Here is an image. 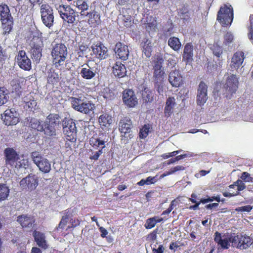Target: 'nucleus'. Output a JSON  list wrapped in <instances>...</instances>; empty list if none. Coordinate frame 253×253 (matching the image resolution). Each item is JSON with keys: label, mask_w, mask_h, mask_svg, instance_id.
<instances>
[{"label": "nucleus", "mask_w": 253, "mask_h": 253, "mask_svg": "<svg viewBox=\"0 0 253 253\" xmlns=\"http://www.w3.org/2000/svg\"><path fill=\"white\" fill-rule=\"evenodd\" d=\"M214 241L222 250L228 249L230 243L233 247L240 250L247 249L253 243V239L246 235L236 236L235 233L227 234L226 237L222 239L221 234L218 231L214 233Z\"/></svg>", "instance_id": "1"}, {"label": "nucleus", "mask_w": 253, "mask_h": 253, "mask_svg": "<svg viewBox=\"0 0 253 253\" xmlns=\"http://www.w3.org/2000/svg\"><path fill=\"white\" fill-rule=\"evenodd\" d=\"M68 54L67 48L64 43H56L53 45L51 55L55 67L61 70L64 68L65 60Z\"/></svg>", "instance_id": "2"}, {"label": "nucleus", "mask_w": 253, "mask_h": 253, "mask_svg": "<svg viewBox=\"0 0 253 253\" xmlns=\"http://www.w3.org/2000/svg\"><path fill=\"white\" fill-rule=\"evenodd\" d=\"M82 96L70 97L69 100L70 101L72 107L76 111L80 113L89 114L93 112L95 109L94 104L90 101H84V98Z\"/></svg>", "instance_id": "3"}, {"label": "nucleus", "mask_w": 253, "mask_h": 253, "mask_svg": "<svg viewBox=\"0 0 253 253\" xmlns=\"http://www.w3.org/2000/svg\"><path fill=\"white\" fill-rule=\"evenodd\" d=\"M0 20L4 34H9L13 26V18L8 6L5 3L0 4Z\"/></svg>", "instance_id": "4"}, {"label": "nucleus", "mask_w": 253, "mask_h": 253, "mask_svg": "<svg viewBox=\"0 0 253 253\" xmlns=\"http://www.w3.org/2000/svg\"><path fill=\"white\" fill-rule=\"evenodd\" d=\"M233 19V9L231 5L224 4L221 6L217 15V20L222 26L230 25Z\"/></svg>", "instance_id": "5"}, {"label": "nucleus", "mask_w": 253, "mask_h": 253, "mask_svg": "<svg viewBox=\"0 0 253 253\" xmlns=\"http://www.w3.org/2000/svg\"><path fill=\"white\" fill-rule=\"evenodd\" d=\"M239 81L236 75L232 74L228 77L223 85V94L230 99L238 88Z\"/></svg>", "instance_id": "6"}, {"label": "nucleus", "mask_w": 253, "mask_h": 253, "mask_svg": "<svg viewBox=\"0 0 253 253\" xmlns=\"http://www.w3.org/2000/svg\"><path fill=\"white\" fill-rule=\"evenodd\" d=\"M40 13L44 25L48 28L52 26L54 21L53 8L48 3L42 4L40 6Z\"/></svg>", "instance_id": "7"}, {"label": "nucleus", "mask_w": 253, "mask_h": 253, "mask_svg": "<svg viewBox=\"0 0 253 253\" xmlns=\"http://www.w3.org/2000/svg\"><path fill=\"white\" fill-rule=\"evenodd\" d=\"M61 18L68 24H73L76 21L75 11L69 5H60L57 8Z\"/></svg>", "instance_id": "8"}, {"label": "nucleus", "mask_w": 253, "mask_h": 253, "mask_svg": "<svg viewBox=\"0 0 253 253\" xmlns=\"http://www.w3.org/2000/svg\"><path fill=\"white\" fill-rule=\"evenodd\" d=\"M31 43L30 53L31 58L36 62H39L42 56L43 43L41 39L37 37L33 38Z\"/></svg>", "instance_id": "9"}, {"label": "nucleus", "mask_w": 253, "mask_h": 253, "mask_svg": "<svg viewBox=\"0 0 253 253\" xmlns=\"http://www.w3.org/2000/svg\"><path fill=\"white\" fill-rule=\"evenodd\" d=\"M39 180L34 175L29 174L20 181L19 184L22 190L32 191L36 189L38 185Z\"/></svg>", "instance_id": "10"}, {"label": "nucleus", "mask_w": 253, "mask_h": 253, "mask_svg": "<svg viewBox=\"0 0 253 253\" xmlns=\"http://www.w3.org/2000/svg\"><path fill=\"white\" fill-rule=\"evenodd\" d=\"M1 118L6 126L15 125L19 121V115L13 109H6L1 115Z\"/></svg>", "instance_id": "11"}, {"label": "nucleus", "mask_w": 253, "mask_h": 253, "mask_svg": "<svg viewBox=\"0 0 253 253\" xmlns=\"http://www.w3.org/2000/svg\"><path fill=\"white\" fill-rule=\"evenodd\" d=\"M123 101L129 108H133L138 104V100L132 89L125 90L123 92Z\"/></svg>", "instance_id": "12"}, {"label": "nucleus", "mask_w": 253, "mask_h": 253, "mask_svg": "<svg viewBox=\"0 0 253 253\" xmlns=\"http://www.w3.org/2000/svg\"><path fill=\"white\" fill-rule=\"evenodd\" d=\"M114 51L117 58L123 61L127 60L129 54L127 45L119 42L115 45Z\"/></svg>", "instance_id": "13"}, {"label": "nucleus", "mask_w": 253, "mask_h": 253, "mask_svg": "<svg viewBox=\"0 0 253 253\" xmlns=\"http://www.w3.org/2000/svg\"><path fill=\"white\" fill-rule=\"evenodd\" d=\"M17 62L20 68L30 71L32 68L31 61L24 50H20L16 56Z\"/></svg>", "instance_id": "14"}, {"label": "nucleus", "mask_w": 253, "mask_h": 253, "mask_svg": "<svg viewBox=\"0 0 253 253\" xmlns=\"http://www.w3.org/2000/svg\"><path fill=\"white\" fill-rule=\"evenodd\" d=\"M17 221L23 228L31 230L35 225L36 219L32 215L21 214L17 216Z\"/></svg>", "instance_id": "15"}, {"label": "nucleus", "mask_w": 253, "mask_h": 253, "mask_svg": "<svg viewBox=\"0 0 253 253\" xmlns=\"http://www.w3.org/2000/svg\"><path fill=\"white\" fill-rule=\"evenodd\" d=\"M5 164L14 167L15 162L19 160V155L12 148H6L4 150Z\"/></svg>", "instance_id": "16"}, {"label": "nucleus", "mask_w": 253, "mask_h": 253, "mask_svg": "<svg viewBox=\"0 0 253 253\" xmlns=\"http://www.w3.org/2000/svg\"><path fill=\"white\" fill-rule=\"evenodd\" d=\"M95 57L100 60L106 59L108 56V49L101 42L94 44L91 46Z\"/></svg>", "instance_id": "17"}, {"label": "nucleus", "mask_w": 253, "mask_h": 253, "mask_svg": "<svg viewBox=\"0 0 253 253\" xmlns=\"http://www.w3.org/2000/svg\"><path fill=\"white\" fill-rule=\"evenodd\" d=\"M61 78L58 73L53 69H50L46 75V86L54 88L58 85L60 83Z\"/></svg>", "instance_id": "18"}, {"label": "nucleus", "mask_w": 253, "mask_h": 253, "mask_svg": "<svg viewBox=\"0 0 253 253\" xmlns=\"http://www.w3.org/2000/svg\"><path fill=\"white\" fill-rule=\"evenodd\" d=\"M207 88L208 86L203 81H201L198 88L197 95V105L202 106L206 103L208 99Z\"/></svg>", "instance_id": "19"}, {"label": "nucleus", "mask_w": 253, "mask_h": 253, "mask_svg": "<svg viewBox=\"0 0 253 253\" xmlns=\"http://www.w3.org/2000/svg\"><path fill=\"white\" fill-rule=\"evenodd\" d=\"M84 16L88 17L87 23L91 27L95 28L101 22L100 14L95 8L86 12Z\"/></svg>", "instance_id": "20"}, {"label": "nucleus", "mask_w": 253, "mask_h": 253, "mask_svg": "<svg viewBox=\"0 0 253 253\" xmlns=\"http://www.w3.org/2000/svg\"><path fill=\"white\" fill-rule=\"evenodd\" d=\"M169 81L171 85L175 87H179L183 84L182 76L179 71L176 70L170 72Z\"/></svg>", "instance_id": "21"}, {"label": "nucleus", "mask_w": 253, "mask_h": 253, "mask_svg": "<svg viewBox=\"0 0 253 253\" xmlns=\"http://www.w3.org/2000/svg\"><path fill=\"white\" fill-rule=\"evenodd\" d=\"M98 123L103 129L109 130L113 123V118L108 113H104L99 117Z\"/></svg>", "instance_id": "22"}, {"label": "nucleus", "mask_w": 253, "mask_h": 253, "mask_svg": "<svg viewBox=\"0 0 253 253\" xmlns=\"http://www.w3.org/2000/svg\"><path fill=\"white\" fill-rule=\"evenodd\" d=\"M113 74L119 78L125 77L126 75V68L124 64L120 61H116L113 66Z\"/></svg>", "instance_id": "23"}, {"label": "nucleus", "mask_w": 253, "mask_h": 253, "mask_svg": "<svg viewBox=\"0 0 253 253\" xmlns=\"http://www.w3.org/2000/svg\"><path fill=\"white\" fill-rule=\"evenodd\" d=\"M33 236L37 245L43 249H46L48 245L45 240V236L44 234L36 230H34L33 233Z\"/></svg>", "instance_id": "24"}, {"label": "nucleus", "mask_w": 253, "mask_h": 253, "mask_svg": "<svg viewBox=\"0 0 253 253\" xmlns=\"http://www.w3.org/2000/svg\"><path fill=\"white\" fill-rule=\"evenodd\" d=\"M244 58V53L243 51H238L236 52L231 59V68L235 69L239 68L242 64Z\"/></svg>", "instance_id": "25"}, {"label": "nucleus", "mask_w": 253, "mask_h": 253, "mask_svg": "<svg viewBox=\"0 0 253 253\" xmlns=\"http://www.w3.org/2000/svg\"><path fill=\"white\" fill-rule=\"evenodd\" d=\"M132 122L127 117L121 119L119 124V129L121 133L125 134L129 133L131 131Z\"/></svg>", "instance_id": "26"}, {"label": "nucleus", "mask_w": 253, "mask_h": 253, "mask_svg": "<svg viewBox=\"0 0 253 253\" xmlns=\"http://www.w3.org/2000/svg\"><path fill=\"white\" fill-rule=\"evenodd\" d=\"M84 65H82L80 74L81 77L86 80H90L93 78L96 75L95 70L93 68L90 67L88 64H86V67H84Z\"/></svg>", "instance_id": "27"}, {"label": "nucleus", "mask_w": 253, "mask_h": 253, "mask_svg": "<svg viewBox=\"0 0 253 253\" xmlns=\"http://www.w3.org/2000/svg\"><path fill=\"white\" fill-rule=\"evenodd\" d=\"M193 46L191 42L187 43L184 48L183 54L182 55L183 60L189 63L193 60Z\"/></svg>", "instance_id": "28"}, {"label": "nucleus", "mask_w": 253, "mask_h": 253, "mask_svg": "<svg viewBox=\"0 0 253 253\" xmlns=\"http://www.w3.org/2000/svg\"><path fill=\"white\" fill-rule=\"evenodd\" d=\"M178 15L183 23H188L190 21V13L188 6L184 5L179 9Z\"/></svg>", "instance_id": "29"}, {"label": "nucleus", "mask_w": 253, "mask_h": 253, "mask_svg": "<svg viewBox=\"0 0 253 253\" xmlns=\"http://www.w3.org/2000/svg\"><path fill=\"white\" fill-rule=\"evenodd\" d=\"M89 143L92 148L94 149H103L105 147V141L100 138L92 137L90 139Z\"/></svg>", "instance_id": "30"}, {"label": "nucleus", "mask_w": 253, "mask_h": 253, "mask_svg": "<svg viewBox=\"0 0 253 253\" xmlns=\"http://www.w3.org/2000/svg\"><path fill=\"white\" fill-rule=\"evenodd\" d=\"M60 117L56 114H50L46 117L45 123L47 125H53L57 126L60 122Z\"/></svg>", "instance_id": "31"}, {"label": "nucleus", "mask_w": 253, "mask_h": 253, "mask_svg": "<svg viewBox=\"0 0 253 253\" xmlns=\"http://www.w3.org/2000/svg\"><path fill=\"white\" fill-rule=\"evenodd\" d=\"M163 221V218L155 216L153 217L148 218L144 224V227L147 229H150L154 227L157 223H160Z\"/></svg>", "instance_id": "32"}, {"label": "nucleus", "mask_w": 253, "mask_h": 253, "mask_svg": "<svg viewBox=\"0 0 253 253\" xmlns=\"http://www.w3.org/2000/svg\"><path fill=\"white\" fill-rule=\"evenodd\" d=\"M169 46L173 50L178 51L181 47V43L179 39L175 37H170L168 42Z\"/></svg>", "instance_id": "33"}, {"label": "nucleus", "mask_w": 253, "mask_h": 253, "mask_svg": "<svg viewBox=\"0 0 253 253\" xmlns=\"http://www.w3.org/2000/svg\"><path fill=\"white\" fill-rule=\"evenodd\" d=\"M175 104L174 97H169L166 103L165 113L166 115L170 116L172 113L173 108Z\"/></svg>", "instance_id": "34"}, {"label": "nucleus", "mask_w": 253, "mask_h": 253, "mask_svg": "<svg viewBox=\"0 0 253 253\" xmlns=\"http://www.w3.org/2000/svg\"><path fill=\"white\" fill-rule=\"evenodd\" d=\"M75 5L81 10V15H85V11L88 8V5L87 2L84 0H76L74 1Z\"/></svg>", "instance_id": "35"}, {"label": "nucleus", "mask_w": 253, "mask_h": 253, "mask_svg": "<svg viewBox=\"0 0 253 253\" xmlns=\"http://www.w3.org/2000/svg\"><path fill=\"white\" fill-rule=\"evenodd\" d=\"M10 190L5 184H0V202L5 201L9 195Z\"/></svg>", "instance_id": "36"}, {"label": "nucleus", "mask_w": 253, "mask_h": 253, "mask_svg": "<svg viewBox=\"0 0 253 253\" xmlns=\"http://www.w3.org/2000/svg\"><path fill=\"white\" fill-rule=\"evenodd\" d=\"M30 127L39 131H42L43 130V123L36 118H32L30 122Z\"/></svg>", "instance_id": "37"}, {"label": "nucleus", "mask_w": 253, "mask_h": 253, "mask_svg": "<svg viewBox=\"0 0 253 253\" xmlns=\"http://www.w3.org/2000/svg\"><path fill=\"white\" fill-rule=\"evenodd\" d=\"M8 94L9 91L5 87H0V106L8 101Z\"/></svg>", "instance_id": "38"}, {"label": "nucleus", "mask_w": 253, "mask_h": 253, "mask_svg": "<svg viewBox=\"0 0 253 253\" xmlns=\"http://www.w3.org/2000/svg\"><path fill=\"white\" fill-rule=\"evenodd\" d=\"M142 45V52L147 57H150L152 55V47L151 42L148 39L144 42Z\"/></svg>", "instance_id": "39"}, {"label": "nucleus", "mask_w": 253, "mask_h": 253, "mask_svg": "<svg viewBox=\"0 0 253 253\" xmlns=\"http://www.w3.org/2000/svg\"><path fill=\"white\" fill-rule=\"evenodd\" d=\"M42 172L46 173H48L51 169V165L49 161L44 158L38 167Z\"/></svg>", "instance_id": "40"}, {"label": "nucleus", "mask_w": 253, "mask_h": 253, "mask_svg": "<svg viewBox=\"0 0 253 253\" xmlns=\"http://www.w3.org/2000/svg\"><path fill=\"white\" fill-rule=\"evenodd\" d=\"M63 130H69L77 132V127L74 121L72 119L66 120L63 125Z\"/></svg>", "instance_id": "41"}, {"label": "nucleus", "mask_w": 253, "mask_h": 253, "mask_svg": "<svg viewBox=\"0 0 253 253\" xmlns=\"http://www.w3.org/2000/svg\"><path fill=\"white\" fill-rule=\"evenodd\" d=\"M29 166V162L27 159L24 158L23 155H19V160H17L15 162L14 167L17 169L25 168L26 169Z\"/></svg>", "instance_id": "42"}, {"label": "nucleus", "mask_w": 253, "mask_h": 253, "mask_svg": "<svg viewBox=\"0 0 253 253\" xmlns=\"http://www.w3.org/2000/svg\"><path fill=\"white\" fill-rule=\"evenodd\" d=\"M142 97L146 102H150L153 100L152 91L149 88L145 87L142 91Z\"/></svg>", "instance_id": "43"}, {"label": "nucleus", "mask_w": 253, "mask_h": 253, "mask_svg": "<svg viewBox=\"0 0 253 253\" xmlns=\"http://www.w3.org/2000/svg\"><path fill=\"white\" fill-rule=\"evenodd\" d=\"M65 138L67 141L75 142L77 140V132L69 130H63Z\"/></svg>", "instance_id": "44"}, {"label": "nucleus", "mask_w": 253, "mask_h": 253, "mask_svg": "<svg viewBox=\"0 0 253 253\" xmlns=\"http://www.w3.org/2000/svg\"><path fill=\"white\" fill-rule=\"evenodd\" d=\"M151 128V125L148 124L142 126V128L140 129L139 137L141 139L145 138L148 135Z\"/></svg>", "instance_id": "45"}, {"label": "nucleus", "mask_w": 253, "mask_h": 253, "mask_svg": "<svg viewBox=\"0 0 253 253\" xmlns=\"http://www.w3.org/2000/svg\"><path fill=\"white\" fill-rule=\"evenodd\" d=\"M31 158L34 163L37 167L40 164V163L44 159L42 155L37 151H34L31 153Z\"/></svg>", "instance_id": "46"}, {"label": "nucleus", "mask_w": 253, "mask_h": 253, "mask_svg": "<svg viewBox=\"0 0 253 253\" xmlns=\"http://www.w3.org/2000/svg\"><path fill=\"white\" fill-rule=\"evenodd\" d=\"M56 126L53 125H47L45 123V127L43 131L44 134L47 136H51L56 135Z\"/></svg>", "instance_id": "47"}, {"label": "nucleus", "mask_w": 253, "mask_h": 253, "mask_svg": "<svg viewBox=\"0 0 253 253\" xmlns=\"http://www.w3.org/2000/svg\"><path fill=\"white\" fill-rule=\"evenodd\" d=\"M185 169V168L182 166H177L175 167L172 168L170 169V170L169 171H166V172H164L162 175H161L160 178H163L164 177L168 176L170 174H172L176 171H179V170H184Z\"/></svg>", "instance_id": "48"}, {"label": "nucleus", "mask_w": 253, "mask_h": 253, "mask_svg": "<svg viewBox=\"0 0 253 253\" xmlns=\"http://www.w3.org/2000/svg\"><path fill=\"white\" fill-rule=\"evenodd\" d=\"M154 77L157 83L163 82L165 78V72L164 70L154 71Z\"/></svg>", "instance_id": "49"}, {"label": "nucleus", "mask_w": 253, "mask_h": 253, "mask_svg": "<svg viewBox=\"0 0 253 253\" xmlns=\"http://www.w3.org/2000/svg\"><path fill=\"white\" fill-rule=\"evenodd\" d=\"M24 101L25 102L26 105L28 107V108L31 109L34 108L37 104L36 100H35L34 97L31 96L30 98H28L27 96H26L24 98Z\"/></svg>", "instance_id": "50"}, {"label": "nucleus", "mask_w": 253, "mask_h": 253, "mask_svg": "<svg viewBox=\"0 0 253 253\" xmlns=\"http://www.w3.org/2000/svg\"><path fill=\"white\" fill-rule=\"evenodd\" d=\"M211 49L213 54L217 57H219L223 53L222 46L218 45L217 43H213Z\"/></svg>", "instance_id": "51"}, {"label": "nucleus", "mask_w": 253, "mask_h": 253, "mask_svg": "<svg viewBox=\"0 0 253 253\" xmlns=\"http://www.w3.org/2000/svg\"><path fill=\"white\" fill-rule=\"evenodd\" d=\"M88 47L86 44H84V43L79 44L78 47H77L76 51L79 55V57H83L85 52L88 49Z\"/></svg>", "instance_id": "52"}, {"label": "nucleus", "mask_w": 253, "mask_h": 253, "mask_svg": "<svg viewBox=\"0 0 253 253\" xmlns=\"http://www.w3.org/2000/svg\"><path fill=\"white\" fill-rule=\"evenodd\" d=\"M122 19L123 25L126 27H130L133 23L131 16L128 14L123 15Z\"/></svg>", "instance_id": "53"}, {"label": "nucleus", "mask_w": 253, "mask_h": 253, "mask_svg": "<svg viewBox=\"0 0 253 253\" xmlns=\"http://www.w3.org/2000/svg\"><path fill=\"white\" fill-rule=\"evenodd\" d=\"M69 215L67 214V213H66V214L62 217L61 220L57 227V229L58 230L59 229H63L67 224L69 220Z\"/></svg>", "instance_id": "54"}, {"label": "nucleus", "mask_w": 253, "mask_h": 253, "mask_svg": "<svg viewBox=\"0 0 253 253\" xmlns=\"http://www.w3.org/2000/svg\"><path fill=\"white\" fill-rule=\"evenodd\" d=\"M234 39L233 35L230 32H227L224 36L223 43L225 45L229 44L231 43Z\"/></svg>", "instance_id": "55"}, {"label": "nucleus", "mask_w": 253, "mask_h": 253, "mask_svg": "<svg viewBox=\"0 0 253 253\" xmlns=\"http://www.w3.org/2000/svg\"><path fill=\"white\" fill-rule=\"evenodd\" d=\"M163 60L162 58L158 59L155 62V65L154 66V71H157L161 70H163Z\"/></svg>", "instance_id": "56"}, {"label": "nucleus", "mask_w": 253, "mask_h": 253, "mask_svg": "<svg viewBox=\"0 0 253 253\" xmlns=\"http://www.w3.org/2000/svg\"><path fill=\"white\" fill-rule=\"evenodd\" d=\"M253 207L251 205H246L242 207L237 208L235 210L238 212H247L251 211L252 210Z\"/></svg>", "instance_id": "57"}, {"label": "nucleus", "mask_w": 253, "mask_h": 253, "mask_svg": "<svg viewBox=\"0 0 253 253\" xmlns=\"http://www.w3.org/2000/svg\"><path fill=\"white\" fill-rule=\"evenodd\" d=\"M102 153L103 151H102V149H99L98 151L95 153H92V155L89 156V159L91 160L97 161Z\"/></svg>", "instance_id": "58"}, {"label": "nucleus", "mask_w": 253, "mask_h": 253, "mask_svg": "<svg viewBox=\"0 0 253 253\" xmlns=\"http://www.w3.org/2000/svg\"><path fill=\"white\" fill-rule=\"evenodd\" d=\"M150 22L147 20V25L150 29H155L157 26V22L155 18L150 16Z\"/></svg>", "instance_id": "59"}, {"label": "nucleus", "mask_w": 253, "mask_h": 253, "mask_svg": "<svg viewBox=\"0 0 253 253\" xmlns=\"http://www.w3.org/2000/svg\"><path fill=\"white\" fill-rule=\"evenodd\" d=\"M241 178L245 182L251 181L252 179L250 174L247 172H243L241 176Z\"/></svg>", "instance_id": "60"}, {"label": "nucleus", "mask_w": 253, "mask_h": 253, "mask_svg": "<svg viewBox=\"0 0 253 253\" xmlns=\"http://www.w3.org/2000/svg\"><path fill=\"white\" fill-rule=\"evenodd\" d=\"M189 201H190L192 203L195 204V205L190 206L189 207L190 210H196L199 208L200 202H197L196 200L193 198H189Z\"/></svg>", "instance_id": "61"}, {"label": "nucleus", "mask_w": 253, "mask_h": 253, "mask_svg": "<svg viewBox=\"0 0 253 253\" xmlns=\"http://www.w3.org/2000/svg\"><path fill=\"white\" fill-rule=\"evenodd\" d=\"M250 39L253 40V15L252 14L250 16Z\"/></svg>", "instance_id": "62"}, {"label": "nucleus", "mask_w": 253, "mask_h": 253, "mask_svg": "<svg viewBox=\"0 0 253 253\" xmlns=\"http://www.w3.org/2000/svg\"><path fill=\"white\" fill-rule=\"evenodd\" d=\"M148 239L150 241H154L156 240L157 238V231L154 230L153 232L148 234Z\"/></svg>", "instance_id": "63"}, {"label": "nucleus", "mask_w": 253, "mask_h": 253, "mask_svg": "<svg viewBox=\"0 0 253 253\" xmlns=\"http://www.w3.org/2000/svg\"><path fill=\"white\" fill-rule=\"evenodd\" d=\"M165 250V248L163 245H160L159 246L157 249L153 248L152 249V253H164Z\"/></svg>", "instance_id": "64"}]
</instances>
